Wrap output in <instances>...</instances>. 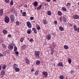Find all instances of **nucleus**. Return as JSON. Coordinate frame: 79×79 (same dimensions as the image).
<instances>
[{
  "label": "nucleus",
  "mask_w": 79,
  "mask_h": 79,
  "mask_svg": "<svg viewBox=\"0 0 79 79\" xmlns=\"http://www.w3.org/2000/svg\"><path fill=\"white\" fill-rule=\"evenodd\" d=\"M73 29L74 31L75 32L77 31V26L76 25H74L73 26Z\"/></svg>",
  "instance_id": "obj_10"
},
{
  "label": "nucleus",
  "mask_w": 79,
  "mask_h": 79,
  "mask_svg": "<svg viewBox=\"0 0 79 79\" xmlns=\"http://www.w3.org/2000/svg\"><path fill=\"white\" fill-rule=\"evenodd\" d=\"M2 46L3 47V48H6V46L5 45V44H2Z\"/></svg>",
  "instance_id": "obj_45"
},
{
  "label": "nucleus",
  "mask_w": 79,
  "mask_h": 79,
  "mask_svg": "<svg viewBox=\"0 0 79 79\" xmlns=\"http://www.w3.org/2000/svg\"><path fill=\"white\" fill-rule=\"evenodd\" d=\"M57 14L59 16H61L62 15V13L61 12V11H58L57 12Z\"/></svg>",
  "instance_id": "obj_27"
},
{
  "label": "nucleus",
  "mask_w": 79,
  "mask_h": 79,
  "mask_svg": "<svg viewBox=\"0 0 79 79\" xmlns=\"http://www.w3.org/2000/svg\"><path fill=\"white\" fill-rule=\"evenodd\" d=\"M8 48L10 50H13V46L11 44H10L8 46Z\"/></svg>",
  "instance_id": "obj_7"
},
{
  "label": "nucleus",
  "mask_w": 79,
  "mask_h": 79,
  "mask_svg": "<svg viewBox=\"0 0 79 79\" xmlns=\"http://www.w3.org/2000/svg\"><path fill=\"white\" fill-rule=\"evenodd\" d=\"M6 3H10V0H5Z\"/></svg>",
  "instance_id": "obj_46"
},
{
  "label": "nucleus",
  "mask_w": 79,
  "mask_h": 79,
  "mask_svg": "<svg viewBox=\"0 0 79 79\" xmlns=\"http://www.w3.org/2000/svg\"><path fill=\"white\" fill-rule=\"evenodd\" d=\"M40 61L39 60H37L36 61V65H39V64H40Z\"/></svg>",
  "instance_id": "obj_23"
},
{
  "label": "nucleus",
  "mask_w": 79,
  "mask_h": 79,
  "mask_svg": "<svg viewBox=\"0 0 79 79\" xmlns=\"http://www.w3.org/2000/svg\"><path fill=\"white\" fill-rule=\"evenodd\" d=\"M34 53L35 55V57L36 58H40V56H39L40 52L39 51H35Z\"/></svg>",
  "instance_id": "obj_2"
},
{
  "label": "nucleus",
  "mask_w": 79,
  "mask_h": 79,
  "mask_svg": "<svg viewBox=\"0 0 79 79\" xmlns=\"http://www.w3.org/2000/svg\"><path fill=\"white\" fill-rule=\"evenodd\" d=\"M34 71V69H32L31 70V72H32V71Z\"/></svg>",
  "instance_id": "obj_58"
},
{
  "label": "nucleus",
  "mask_w": 79,
  "mask_h": 79,
  "mask_svg": "<svg viewBox=\"0 0 79 79\" xmlns=\"http://www.w3.org/2000/svg\"><path fill=\"white\" fill-rule=\"evenodd\" d=\"M54 23L55 25H58V23H57V21L55 20L54 21Z\"/></svg>",
  "instance_id": "obj_39"
},
{
  "label": "nucleus",
  "mask_w": 79,
  "mask_h": 79,
  "mask_svg": "<svg viewBox=\"0 0 79 79\" xmlns=\"http://www.w3.org/2000/svg\"><path fill=\"white\" fill-rule=\"evenodd\" d=\"M43 23H44V24H47L48 23V22L45 19H43Z\"/></svg>",
  "instance_id": "obj_11"
},
{
  "label": "nucleus",
  "mask_w": 79,
  "mask_h": 79,
  "mask_svg": "<svg viewBox=\"0 0 79 79\" xmlns=\"http://www.w3.org/2000/svg\"><path fill=\"white\" fill-rule=\"evenodd\" d=\"M47 2H50V0H46Z\"/></svg>",
  "instance_id": "obj_59"
},
{
  "label": "nucleus",
  "mask_w": 79,
  "mask_h": 79,
  "mask_svg": "<svg viewBox=\"0 0 79 79\" xmlns=\"http://www.w3.org/2000/svg\"><path fill=\"white\" fill-rule=\"evenodd\" d=\"M11 11H12V12L14 14H15V13L16 12V11L15 10V9H14V8H12L11 9Z\"/></svg>",
  "instance_id": "obj_25"
},
{
  "label": "nucleus",
  "mask_w": 79,
  "mask_h": 79,
  "mask_svg": "<svg viewBox=\"0 0 79 79\" xmlns=\"http://www.w3.org/2000/svg\"><path fill=\"white\" fill-rule=\"evenodd\" d=\"M16 72H19V69L18 68H17L15 69Z\"/></svg>",
  "instance_id": "obj_28"
},
{
  "label": "nucleus",
  "mask_w": 79,
  "mask_h": 79,
  "mask_svg": "<svg viewBox=\"0 0 79 79\" xmlns=\"http://www.w3.org/2000/svg\"><path fill=\"white\" fill-rule=\"evenodd\" d=\"M32 30L34 31V33L35 34H37V30H36V28L34 27H33L32 28Z\"/></svg>",
  "instance_id": "obj_15"
},
{
  "label": "nucleus",
  "mask_w": 79,
  "mask_h": 79,
  "mask_svg": "<svg viewBox=\"0 0 79 79\" xmlns=\"http://www.w3.org/2000/svg\"><path fill=\"white\" fill-rule=\"evenodd\" d=\"M53 53H54V52H51V55H53Z\"/></svg>",
  "instance_id": "obj_60"
},
{
  "label": "nucleus",
  "mask_w": 79,
  "mask_h": 79,
  "mask_svg": "<svg viewBox=\"0 0 79 79\" xmlns=\"http://www.w3.org/2000/svg\"><path fill=\"white\" fill-rule=\"evenodd\" d=\"M43 74L44 75L45 77H47V76H48V73L46 71L43 72Z\"/></svg>",
  "instance_id": "obj_6"
},
{
  "label": "nucleus",
  "mask_w": 79,
  "mask_h": 79,
  "mask_svg": "<svg viewBox=\"0 0 79 79\" xmlns=\"http://www.w3.org/2000/svg\"><path fill=\"white\" fill-rule=\"evenodd\" d=\"M42 5H40L38 7L37 9V10H40V9H41V8H42Z\"/></svg>",
  "instance_id": "obj_29"
},
{
  "label": "nucleus",
  "mask_w": 79,
  "mask_h": 79,
  "mask_svg": "<svg viewBox=\"0 0 79 79\" xmlns=\"http://www.w3.org/2000/svg\"><path fill=\"white\" fill-rule=\"evenodd\" d=\"M59 77L60 79H64V76L63 75H60L59 76Z\"/></svg>",
  "instance_id": "obj_36"
},
{
  "label": "nucleus",
  "mask_w": 79,
  "mask_h": 79,
  "mask_svg": "<svg viewBox=\"0 0 79 79\" xmlns=\"http://www.w3.org/2000/svg\"><path fill=\"white\" fill-rule=\"evenodd\" d=\"M51 52H55V50L53 49V48H52L51 50Z\"/></svg>",
  "instance_id": "obj_51"
},
{
  "label": "nucleus",
  "mask_w": 79,
  "mask_h": 79,
  "mask_svg": "<svg viewBox=\"0 0 79 79\" xmlns=\"http://www.w3.org/2000/svg\"><path fill=\"white\" fill-rule=\"evenodd\" d=\"M24 38H20V41L21 42H23L24 40Z\"/></svg>",
  "instance_id": "obj_35"
},
{
  "label": "nucleus",
  "mask_w": 79,
  "mask_h": 79,
  "mask_svg": "<svg viewBox=\"0 0 79 79\" xmlns=\"http://www.w3.org/2000/svg\"><path fill=\"white\" fill-rule=\"evenodd\" d=\"M74 73V71L73 70H71L70 71V73L71 74H73V73Z\"/></svg>",
  "instance_id": "obj_44"
},
{
  "label": "nucleus",
  "mask_w": 79,
  "mask_h": 79,
  "mask_svg": "<svg viewBox=\"0 0 79 79\" xmlns=\"http://www.w3.org/2000/svg\"><path fill=\"white\" fill-rule=\"evenodd\" d=\"M15 53L16 54V55H19V52L18 51H16L15 52Z\"/></svg>",
  "instance_id": "obj_47"
},
{
  "label": "nucleus",
  "mask_w": 79,
  "mask_h": 79,
  "mask_svg": "<svg viewBox=\"0 0 79 79\" xmlns=\"http://www.w3.org/2000/svg\"><path fill=\"white\" fill-rule=\"evenodd\" d=\"M22 11H23V10H20V13H21V14H22Z\"/></svg>",
  "instance_id": "obj_61"
},
{
  "label": "nucleus",
  "mask_w": 79,
  "mask_h": 79,
  "mask_svg": "<svg viewBox=\"0 0 79 79\" xmlns=\"http://www.w3.org/2000/svg\"><path fill=\"white\" fill-rule=\"evenodd\" d=\"M3 34H6L7 32H8V31H7L6 30H3Z\"/></svg>",
  "instance_id": "obj_30"
},
{
  "label": "nucleus",
  "mask_w": 79,
  "mask_h": 79,
  "mask_svg": "<svg viewBox=\"0 0 79 79\" xmlns=\"http://www.w3.org/2000/svg\"><path fill=\"white\" fill-rule=\"evenodd\" d=\"M51 35L50 34H48V37L47 38V39H48V40H50L51 39Z\"/></svg>",
  "instance_id": "obj_17"
},
{
  "label": "nucleus",
  "mask_w": 79,
  "mask_h": 79,
  "mask_svg": "<svg viewBox=\"0 0 79 79\" xmlns=\"http://www.w3.org/2000/svg\"><path fill=\"white\" fill-rule=\"evenodd\" d=\"M78 5L79 6V2H78V3H77Z\"/></svg>",
  "instance_id": "obj_64"
},
{
  "label": "nucleus",
  "mask_w": 79,
  "mask_h": 79,
  "mask_svg": "<svg viewBox=\"0 0 79 79\" xmlns=\"http://www.w3.org/2000/svg\"><path fill=\"white\" fill-rule=\"evenodd\" d=\"M10 5H13V0H11L10 2Z\"/></svg>",
  "instance_id": "obj_41"
},
{
  "label": "nucleus",
  "mask_w": 79,
  "mask_h": 79,
  "mask_svg": "<svg viewBox=\"0 0 79 79\" xmlns=\"http://www.w3.org/2000/svg\"><path fill=\"white\" fill-rule=\"evenodd\" d=\"M4 21L6 23H8L10 22V18L6 16L4 18Z\"/></svg>",
  "instance_id": "obj_1"
},
{
  "label": "nucleus",
  "mask_w": 79,
  "mask_h": 79,
  "mask_svg": "<svg viewBox=\"0 0 79 79\" xmlns=\"http://www.w3.org/2000/svg\"><path fill=\"white\" fill-rule=\"evenodd\" d=\"M63 20L64 21V22H66V17H64V16H63Z\"/></svg>",
  "instance_id": "obj_33"
},
{
  "label": "nucleus",
  "mask_w": 79,
  "mask_h": 79,
  "mask_svg": "<svg viewBox=\"0 0 79 79\" xmlns=\"http://www.w3.org/2000/svg\"><path fill=\"white\" fill-rule=\"evenodd\" d=\"M62 10H63L64 11H66L67 10L66 8L65 7H62Z\"/></svg>",
  "instance_id": "obj_32"
},
{
  "label": "nucleus",
  "mask_w": 79,
  "mask_h": 79,
  "mask_svg": "<svg viewBox=\"0 0 79 79\" xmlns=\"http://www.w3.org/2000/svg\"><path fill=\"white\" fill-rule=\"evenodd\" d=\"M64 48L66 49V50H67V49H68L69 48V47L66 45H64Z\"/></svg>",
  "instance_id": "obj_26"
},
{
  "label": "nucleus",
  "mask_w": 79,
  "mask_h": 79,
  "mask_svg": "<svg viewBox=\"0 0 79 79\" xmlns=\"http://www.w3.org/2000/svg\"><path fill=\"white\" fill-rule=\"evenodd\" d=\"M68 61L69 62V63L71 64V59L69 58L68 60Z\"/></svg>",
  "instance_id": "obj_43"
},
{
  "label": "nucleus",
  "mask_w": 79,
  "mask_h": 79,
  "mask_svg": "<svg viewBox=\"0 0 79 79\" xmlns=\"http://www.w3.org/2000/svg\"><path fill=\"white\" fill-rule=\"evenodd\" d=\"M15 24L16 26H19V24L20 23H19V21H17L15 22Z\"/></svg>",
  "instance_id": "obj_24"
},
{
  "label": "nucleus",
  "mask_w": 79,
  "mask_h": 79,
  "mask_svg": "<svg viewBox=\"0 0 79 79\" xmlns=\"http://www.w3.org/2000/svg\"><path fill=\"white\" fill-rule=\"evenodd\" d=\"M57 66H63V63L61 62H59L58 64L56 65Z\"/></svg>",
  "instance_id": "obj_13"
},
{
  "label": "nucleus",
  "mask_w": 79,
  "mask_h": 79,
  "mask_svg": "<svg viewBox=\"0 0 79 79\" xmlns=\"http://www.w3.org/2000/svg\"><path fill=\"white\" fill-rule=\"evenodd\" d=\"M25 60L26 63H27V64H29V63H30V61H29V60H28V59H27V57H26L25 58Z\"/></svg>",
  "instance_id": "obj_8"
},
{
  "label": "nucleus",
  "mask_w": 79,
  "mask_h": 79,
  "mask_svg": "<svg viewBox=\"0 0 79 79\" xmlns=\"http://www.w3.org/2000/svg\"><path fill=\"white\" fill-rule=\"evenodd\" d=\"M30 19L31 20H33V19H34V17H30Z\"/></svg>",
  "instance_id": "obj_50"
},
{
  "label": "nucleus",
  "mask_w": 79,
  "mask_h": 79,
  "mask_svg": "<svg viewBox=\"0 0 79 79\" xmlns=\"http://www.w3.org/2000/svg\"><path fill=\"white\" fill-rule=\"evenodd\" d=\"M13 67L14 69H16V68H17V67H18V65L16 64H15L13 65Z\"/></svg>",
  "instance_id": "obj_16"
},
{
  "label": "nucleus",
  "mask_w": 79,
  "mask_h": 79,
  "mask_svg": "<svg viewBox=\"0 0 79 79\" xmlns=\"http://www.w3.org/2000/svg\"><path fill=\"white\" fill-rule=\"evenodd\" d=\"M44 3V6H48V5H48V4H46V3H45V2L44 3Z\"/></svg>",
  "instance_id": "obj_52"
},
{
  "label": "nucleus",
  "mask_w": 79,
  "mask_h": 79,
  "mask_svg": "<svg viewBox=\"0 0 79 79\" xmlns=\"http://www.w3.org/2000/svg\"><path fill=\"white\" fill-rule=\"evenodd\" d=\"M24 6L25 8H27V4L25 5Z\"/></svg>",
  "instance_id": "obj_53"
},
{
  "label": "nucleus",
  "mask_w": 79,
  "mask_h": 79,
  "mask_svg": "<svg viewBox=\"0 0 79 79\" xmlns=\"http://www.w3.org/2000/svg\"><path fill=\"white\" fill-rule=\"evenodd\" d=\"M26 12H23L22 13V16H26Z\"/></svg>",
  "instance_id": "obj_31"
},
{
  "label": "nucleus",
  "mask_w": 79,
  "mask_h": 79,
  "mask_svg": "<svg viewBox=\"0 0 79 79\" xmlns=\"http://www.w3.org/2000/svg\"><path fill=\"white\" fill-rule=\"evenodd\" d=\"M26 48V45L24 44L21 47V48L23 49V50H25V48Z\"/></svg>",
  "instance_id": "obj_18"
},
{
  "label": "nucleus",
  "mask_w": 79,
  "mask_h": 79,
  "mask_svg": "<svg viewBox=\"0 0 79 79\" xmlns=\"http://www.w3.org/2000/svg\"><path fill=\"white\" fill-rule=\"evenodd\" d=\"M15 16L12 14L10 15V19L11 22H14L15 21Z\"/></svg>",
  "instance_id": "obj_3"
},
{
  "label": "nucleus",
  "mask_w": 79,
  "mask_h": 79,
  "mask_svg": "<svg viewBox=\"0 0 79 79\" xmlns=\"http://www.w3.org/2000/svg\"><path fill=\"white\" fill-rule=\"evenodd\" d=\"M44 45H47V42L46 41H45V42H44Z\"/></svg>",
  "instance_id": "obj_55"
},
{
  "label": "nucleus",
  "mask_w": 79,
  "mask_h": 79,
  "mask_svg": "<svg viewBox=\"0 0 79 79\" xmlns=\"http://www.w3.org/2000/svg\"><path fill=\"white\" fill-rule=\"evenodd\" d=\"M36 28L38 31H39L40 29V26L38 24H36Z\"/></svg>",
  "instance_id": "obj_12"
},
{
  "label": "nucleus",
  "mask_w": 79,
  "mask_h": 79,
  "mask_svg": "<svg viewBox=\"0 0 79 79\" xmlns=\"http://www.w3.org/2000/svg\"><path fill=\"white\" fill-rule=\"evenodd\" d=\"M47 15L48 16L52 15V12L50 10H48L47 12Z\"/></svg>",
  "instance_id": "obj_14"
},
{
  "label": "nucleus",
  "mask_w": 79,
  "mask_h": 79,
  "mask_svg": "<svg viewBox=\"0 0 79 79\" xmlns=\"http://www.w3.org/2000/svg\"><path fill=\"white\" fill-rule=\"evenodd\" d=\"M2 70V65H0V71Z\"/></svg>",
  "instance_id": "obj_57"
},
{
  "label": "nucleus",
  "mask_w": 79,
  "mask_h": 79,
  "mask_svg": "<svg viewBox=\"0 0 79 79\" xmlns=\"http://www.w3.org/2000/svg\"><path fill=\"white\" fill-rule=\"evenodd\" d=\"M53 2H56V0H53Z\"/></svg>",
  "instance_id": "obj_62"
},
{
  "label": "nucleus",
  "mask_w": 79,
  "mask_h": 79,
  "mask_svg": "<svg viewBox=\"0 0 79 79\" xmlns=\"http://www.w3.org/2000/svg\"><path fill=\"white\" fill-rule=\"evenodd\" d=\"M15 16H18V13H16L15 14Z\"/></svg>",
  "instance_id": "obj_56"
},
{
  "label": "nucleus",
  "mask_w": 79,
  "mask_h": 79,
  "mask_svg": "<svg viewBox=\"0 0 79 79\" xmlns=\"http://www.w3.org/2000/svg\"><path fill=\"white\" fill-rule=\"evenodd\" d=\"M35 74L36 76H37L39 74V71H36L35 73Z\"/></svg>",
  "instance_id": "obj_38"
},
{
  "label": "nucleus",
  "mask_w": 79,
  "mask_h": 79,
  "mask_svg": "<svg viewBox=\"0 0 79 79\" xmlns=\"http://www.w3.org/2000/svg\"><path fill=\"white\" fill-rule=\"evenodd\" d=\"M3 9H1L0 10V16H2L3 15Z\"/></svg>",
  "instance_id": "obj_21"
},
{
  "label": "nucleus",
  "mask_w": 79,
  "mask_h": 79,
  "mask_svg": "<svg viewBox=\"0 0 79 79\" xmlns=\"http://www.w3.org/2000/svg\"><path fill=\"white\" fill-rule=\"evenodd\" d=\"M31 31H27V34H31Z\"/></svg>",
  "instance_id": "obj_49"
},
{
  "label": "nucleus",
  "mask_w": 79,
  "mask_h": 79,
  "mask_svg": "<svg viewBox=\"0 0 79 79\" xmlns=\"http://www.w3.org/2000/svg\"><path fill=\"white\" fill-rule=\"evenodd\" d=\"M66 6H67L68 8H69L71 6V3L68 2L66 5Z\"/></svg>",
  "instance_id": "obj_22"
},
{
  "label": "nucleus",
  "mask_w": 79,
  "mask_h": 79,
  "mask_svg": "<svg viewBox=\"0 0 79 79\" xmlns=\"http://www.w3.org/2000/svg\"><path fill=\"white\" fill-rule=\"evenodd\" d=\"M17 50V47L16 46L15 47L14 49V52H16Z\"/></svg>",
  "instance_id": "obj_42"
},
{
  "label": "nucleus",
  "mask_w": 79,
  "mask_h": 79,
  "mask_svg": "<svg viewBox=\"0 0 79 79\" xmlns=\"http://www.w3.org/2000/svg\"><path fill=\"white\" fill-rule=\"evenodd\" d=\"M9 38H10V37H11V35L10 34H9L7 36Z\"/></svg>",
  "instance_id": "obj_48"
},
{
  "label": "nucleus",
  "mask_w": 79,
  "mask_h": 79,
  "mask_svg": "<svg viewBox=\"0 0 79 79\" xmlns=\"http://www.w3.org/2000/svg\"><path fill=\"white\" fill-rule=\"evenodd\" d=\"M52 44L54 45H55V43H53Z\"/></svg>",
  "instance_id": "obj_63"
},
{
  "label": "nucleus",
  "mask_w": 79,
  "mask_h": 79,
  "mask_svg": "<svg viewBox=\"0 0 79 79\" xmlns=\"http://www.w3.org/2000/svg\"><path fill=\"white\" fill-rule=\"evenodd\" d=\"M3 56V54H0V57H2V56Z\"/></svg>",
  "instance_id": "obj_54"
},
{
  "label": "nucleus",
  "mask_w": 79,
  "mask_h": 79,
  "mask_svg": "<svg viewBox=\"0 0 79 79\" xmlns=\"http://www.w3.org/2000/svg\"><path fill=\"white\" fill-rule=\"evenodd\" d=\"M1 75L2 76H4L5 74V70H2L1 71Z\"/></svg>",
  "instance_id": "obj_9"
},
{
  "label": "nucleus",
  "mask_w": 79,
  "mask_h": 79,
  "mask_svg": "<svg viewBox=\"0 0 79 79\" xmlns=\"http://www.w3.org/2000/svg\"><path fill=\"white\" fill-rule=\"evenodd\" d=\"M27 26L29 28H31L32 27V25L31 23L29 21H28L27 22Z\"/></svg>",
  "instance_id": "obj_4"
},
{
  "label": "nucleus",
  "mask_w": 79,
  "mask_h": 79,
  "mask_svg": "<svg viewBox=\"0 0 79 79\" xmlns=\"http://www.w3.org/2000/svg\"><path fill=\"white\" fill-rule=\"evenodd\" d=\"M38 3V2H37V1L35 2L34 3V5L35 6H37Z\"/></svg>",
  "instance_id": "obj_37"
},
{
  "label": "nucleus",
  "mask_w": 79,
  "mask_h": 79,
  "mask_svg": "<svg viewBox=\"0 0 79 79\" xmlns=\"http://www.w3.org/2000/svg\"><path fill=\"white\" fill-rule=\"evenodd\" d=\"M59 29L61 31H64V27L61 26H60L59 27Z\"/></svg>",
  "instance_id": "obj_19"
},
{
  "label": "nucleus",
  "mask_w": 79,
  "mask_h": 79,
  "mask_svg": "<svg viewBox=\"0 0 79 79\" xmlns=\"http://www.w3.org/2000/svg\"><path fill=\"white\" fill-rule=\"evenodd\" d=\"M29 41L30 42H31V43H32V42H34V40H33V39L31 38V39H30Z\"/></svg>",
  "instance_id": "obj_40"
},
{
  "label": "nucleus",
  "mask_w": 79,
  "mask_h": 79,
  "mask_svg": "<svg viewBox=\"0 0 79 79\" xmlns=\"http://www.w3.org/2000/svg\"><path fill=\"white\" fill-rule=\"evenodd\" d=\"M68 26L69 27H72L73 26V24L72 23H68Z\"/></svg>",
  "instance_id": "obj_34"
},
{
  "label": "nucleus",
  "mask_w": 79,
  "mask_h": 79,
  "mask_svg": "<svg viewBox=\"0 0 79 79\" xmlns=\"http://www.w3.org/2000/svg\"><path fill=\"white\" fill-rule=\"evenodd\" d=\"M6 66H7L6 65L4 64L2 67V69H6Z\"/></svg>",
  "instance_id": "obj_20"
},
{
  "label": "nucleus",
  "mask_w": 79,
  "mask_h": 79,
  "mask_svg": "<svg viewBox=\"0 0 79 79\" xmlns=\"http://www.w3.org/2000/svg\"><path fill=\"white\" fill-rule=\"evenodd\" d=\"M73 18L75 19H78L79 20V16L77 15H74L73 16Z\"/></svg>",
  "instance_id": "obj_5"
}]
</instances>
